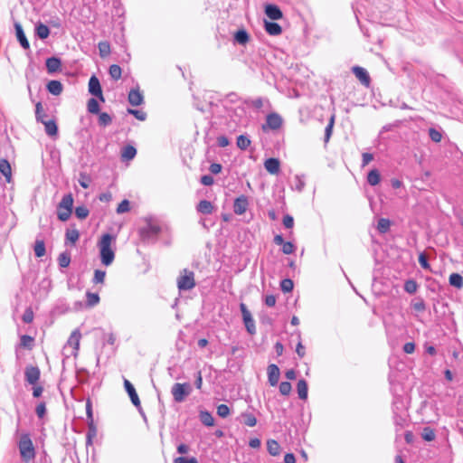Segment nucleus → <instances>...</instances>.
<instances>
[{
  "label": "nucleus",
  "instance_id": "1",
  "mask_svg": "<svg viewBox=\"0 0 463 463\" xmlns=\"http://www.w3.org/2000/svg\"><path fill=\"white\" fill-rule=\"evenodd\" d=\"M115 243L116 238L110 233L102 234L98 242L100 261L106 267L110 266L115 260Z\"/></svg>",
  "mask_w": 463,
  "mask_h": 463
},
{
  "label": "nucleus",
  "instance_id": "2",
  "mask_svg": "<svg viewBox=\"0 0 463 463\" xmlns=\"http://www.w3.org/2000/svg\"><path fill=\"white\" fill-rule=\"evenodd\" d=\"M17 446L24 462L28 463L35 458V448L29 433L25 432L20 435Z\"/></svg>",
  "mask_w": 463,
  "mask_h": 463
},
{
  "label": "nucleus",
  "instance_id": "3",
  "mask_svg": "<svg viewBox=\"0 0 463 463\" xmlns=\"http://www.w3.org/2000/svg\"><path fill=\"white\" fill-rule=\"evenodd\" d=\"M73 197L71 194L63 195L57 206V217L61 222H66L71 215L73 207Z\"/></svg>",
  "mask_w": 463,
  "mask_h": 463
},
{
  "label": "nucleus",
  "instance_id": "4",
  "mask_svg": "<svg viewBox=\"0 0 463 463\" xmlns=\"http://www.w3.org/2000/svg\"><path fill=\"white\" fill-rule=\"evenodd\" d=\"M176 282L180 291H187L194 288L195 287L194 271L187 269H182Z\"/></svg>",
  "mask_w": 463,
  "mask_h": 463
},
{
  "label": "nucleus",
  "instance_id": "5",
  "mask_svg": "<svg viewBox=\"0 0 463 463\" xmlns=\"http://www.w3.org/2000/svg\"><path fill=\"white\" fill-rule=\"evenodd\" d=\"M41 109H42V104L40 102H38L35 106L36 120L44 125V130L48 136H50V137L57 136L58 127H57L56 122L52 119V120L43 119V117L41 116V112H40Z\"/></svg>",
  "mask_w": 463,
  "mask_h": 463
},
{
  "label": "nucleus",
  "instance_id": "6",
  "mask_svg": "<svg viewBox=\"0 0 463 463\" xmlns=\"http://www.w3.org/2000/svg\"><path fill=\"white\" fill-rule=\"evenodd\" d=\"M192 392L191 385L188 383H175L172 386L171 393L175 402H182L184 401L185 397L188 396Z\"/></svg>",
  "mask_w": 463,
  "mask_h": 463
},
{
  "label": "nucleus",
  "instance_id": "7",
  "mask_svg": "<svg viewBox=\"0 0 463 463\" xmlns=\"http://www.w3.org/2000/svg\"><path fill=\"white\" fill-rule=\"evenodd\" d=\"M81 338V334L80 329H75L71 332L65 346L64 350L67 351L69 348H71L70 355L77 356L78 351L80 349V341Z\"/></svg>",
  "mask_w": 463,
  "mask_h": 463
},
{
  "label": "nucleus",
  "instance_id": "8",
  "mask_svg": "<svg viewBox=\"0 0 463 463\" xmlns=\"http://www.w3.org/2000/svg\"><path fill=\"white\" fill-rule=\"evenodd\" d=\"M282 125V118L277 113H270L266 118V122L262 126V129L267 131L268 129L277 130Z\"/></svg>",
  "mask_w": 463,
  "mask_h": 463
},
{
  "label": "nucleus",
  "instance_id": "9",
  "mask_svg": "<svg viewBox=\"0 0 463 463\" xmlns=\"http://www.w3.org/2000/svg\"><path fill=\"white\" fill-rule=\"evenodd\" d=\"M89 92L97 97L99 100L104 101L101 86L99 79L96 76H91L89 80Z\"/></svg>",
  "mask_w": 463,
  "mask_h": 463
},
{
  "label": "nucleus",
  "instance_id": "10",
  "mask_svg": "<svg viewBox=\"0 0 463 463\" xmlns=\"http://www.w3.org/2000/svg\"><path fill=\"white\" fill-rule=\"evenodd\" d=\"M124 386L126 389V392L129 395V398L132 402V403L137 407L139 411L141 410V404L140 400L138 398V395L133 386V384L127 379L124 381Z\"/></svg>",
  "mask_w": 463,
  "mask_h": 463
},
{
  "label": "nucleus",
  "instance_id": "11",
  "mask_svg": "<svg viewBox=\"0 0 463 463\" xmlns=\"http://www.w3.org/2000/svg\"><path fill=\"white\" fill-rule=\"evenodd\" d=\"M352 71L355 75V77L361 81V83L366 87L370 85V76L367 71L360 66H354L352 68Z\"/></svg>",
  "mask_w": 463,
  "mask_h": 463
},
{
  "label": "nucleus",
  "instance_id": "12",
  "mask_svg": "<svg viewBox=\"0 0 463 463\" xmlns=\"http://www.w3.org/2000/svg\"><path fill=\"white\" fill-rule=\"evenodd\" d=\"M280 376L279 368L278 365L272 364L268 366V381L271 386H276L279 383Z\"/></svg>",
  "mask_w": 463,
  "mask_h": 463
},
{
  "label": "nucleus",
  "instance_id": "13",
  "mask_svg": "<svg viewBox=\"0 0 463 463\" xmlns=\"http://www.w3.org/2000/svg\"><path fill=\"white\" fill-rule=\"evenodd\" d=\"M249 202L246 196L241 195L235 199L233 203V211L236 214H243L248 208Z\"/></svg>",
  "mask_w": 463,
  "mask_h": 463
},
{
  "label": "nucleus",
  "instance_id": "14",
  "mask_svg": "<svg viewBox=\"0 0 463 463\" xmlns=\"http://www.w3.org/2000/svg\"><path fill=\"white\" fill-rule=\"evenodd\" d=\"M24 376L28 383L35 384L40 378V370L34 366L26 367Z\"/></svg>",
  "mask_w": 463,
  "mask_h": 463
},
{
  "label": "nucleus",
  "instance_id": "15",
  "mask_svg": "<svg viewBox=\"0 0 463 463\" xmlns=\"http://www.w3.org/2000/svg\"><path fill=\"white\" fill-rule=\"evenodd\" d=\"M128 99L132 106H139L144 102V97L138 88L129 91Z\"/></svg>",
  "mask_w": 463,
  "mask_h": 463
},
{
  "label": "nucleus",
  "instance_id": "16",
  "mask_svg": "<svg viewBox=\"0 0 463 463\" xmlns=\"http://www.w3.org/2000/svg\"><path fill=\"white\" fill-rule=\"evenodd\" d=\"M160 232V227L157 224L148 222L146 227L141 230V234L145 238L156 237Z\"/></svg>",
  "mask_w": 463,
  "mask_h": 463
},
{
  "label": "nucleus",
  "instance_id": "17",
  "mask_svg": "<svg viewBox=\"0 0 463 463\" xmlns=\"http://www.w3.org/2000/svg\"><path fill=\"white\" fill-rule=\"evenodd\" d=\"M265 169L271 175H278L279 172L280 162L277 158H268L264 162Z\"/></svg>",
  "mask_w": 463,
  "mask_h": 463
},
{
  "label": "nucleus",
  "instance_id": "18",
  "mask_svg": "<svg viewBox=\"0 0 463 463\" xmlns=\"http://www.w3.org/2000/svg\"><path fill=\"white\" fill-rule=\"evenodd\" d=\"M265 14L271 20H279L283 15L281 10L275 5H266Z\"/></svg>",
  "mask_w": 463,
  "mask_h": 463
},
{
  "label": "nucleus",
  "instance_id": "19",
  "mask_svg": "<svg viewBox=\"0 0 463 463\" xmlns=\"http://www.w3.org/2000/svg\"><path fill=\"white\" fill-rule=\"evenodd\" d=\"M45 65L48 72L53 73L60 70L61 61L59 58L51 57L46 60Z\"/></svg>",
  "mask_w": 463,
  "mask_h": 463
},
{
  "label": "nucleus",
  "instance_id": "20",
  "mask_svg": "<svg viewBox=\"0 0 463 463\" xmlns=\"http://www.w3.org/2000/svg\"><path fill=\"white\" fill-rule=\"evenodd\" d=\"M14 28H15V32H16L17 40L19 41L21 46L24 49H29L30 44H29V42L27 41V39L25 37V34H24V30L22 28V25L20 24H14Z\"/></svg>",
  "mask_w": 463,
  "mask_h": 463
},
{
  "label": "nucleus",
  "instance_id": "21",
  "mask_svg": "<svg viewBox=\"0 0 463 463\" xmlns=\"http://www.w3.org/2000/svg\"><path fill=\"white\" fill-rule=\"evenodd\" d=\"M0 173L10 182L12 176V169L6 159H0Z\"/></svg>",
  "mask_w": 463,
  "mask_h": 463
},
{
  "label": "nucleus",
  "instance_id": "22",
  "mask_svg": "<svg viewBox=\"0 0 463 463\" xmlns=\"http://www.w3.org/2000/svg\"><path fill=\"white\" fill-rule=\"evenodd\" d=\"M197 211L203 214H211L213 210V206L211 202L207 200H202L196 207Z\"/></svg>",
  "mask_w": 463,
  "mask_h": 463
},
{
  "label": "nucleus",
  "instance_id": "23",
  "mask_svg": "<svg viewBox=\"0 0 463 463\" xmlns=\"http://www.w3.org/2000/svg\"><path fill=\"white\" fill-rule=\"evenodd\" d=\"M47 90L52 95L58 96L62 91V84L59 80H51L47 84Z\"/></svg>",
  "mask_w": 463,
  "mask_h": 463
},
{
  "label": "nucleus",
  "instance_id": "24",
  "mask_svg": "<svg viewBox=\"0 0 463 463\" xmlns=\"http://www.w3.org/2000/svg\"><path fill=\"white\" fill-rule=\"evenodd\" d=\"M267 450L271 456H278L280 454V445L275 439H269L267 441Z\"/></svg>",
  "mask_w": 463,
  "mask_h": 463
},
{
  "label": "nucleus",
  "instance_id": "25",
  "mask_svg": "<svg viewBox=\"0 0 463 463\" xmlns=\"http://www.w3.org/2000/svg\"><path fill=\"white\" fill-rule=\"evenodd\" d=\"M265 30L270 35H279L281 33V26L274 22H265Z\"/></svg>",
  "mask_w": 463,
  "mask_h": 463
},
{
  "label": "nucleus",
  "instance_id": "26",
  "mask_svg": "<svg viewBox=\"0 0 463 463\" xmlns=\"http://www.w3.org/2000/svg\"><path fill=\"white\" fill-rule=\"evenodd\" d=\"M137 154V149L133 146H126L121 150L122 160H132Z\"/></svg>",
  "mask_w": 463,
  "mask_h": 463
},
{
  "label": "nucleus",
  "instance_id": "27",
  "mask_svg": "<svg viewBox=\"0 0 463 463\" xmlns=\"http://www.w3.org/2000/svg\"><path fill=\"white\" fill-rule=\"evenodd\" d=\"M199 418L201 422L207 427H212L214 425V419L213 415L207 411H200Z\"/></svg>",
  "mask_w": 463,
  "mask_h": 463
},
{
  "label": "nucleus",
  "instance_id": "28",
  "mask_svg": "<svg viewBox=\"0 0 463 463\" xmlns=\"http://www.w3.org/2000/svg\"><path fill=\"white\" fill-rule=\"evenodd\" d=\"M297 390L299 399L306 400L307 398V383L305 380L298 382Z\"/></svg>",
  "mask_w": 463,
  "mask_h": 463
},
{
  "label": "nucleus",
  "instance_id": "29",
  "mask_svg": "<svg viewBox=\"0 0 463 463\" xmlns=\"http://www.w3.org/2000/svg\"><path fill=\"white\" fill-rule=\"evenodd\" d=\"M234 41L241 45H244L249 41V34L244 29L237 31L234 34Z\"/></svg>",
  "mask_w": 463,
  "mask_h": 463
},
{
  "label": "nucleus",
  "instance_id": "30",
  "mask_svg": "<svg viewBox=\"0 0 463 463\" xmlns=\"http://www.w3.org/2000/svg\"><path fill=\"white\" fill-rule=\"evenodd\" d=\"M80 238V232L76 229H69L66 231L65 239L67 242L75 244Z\"/></svg>",
  "mask_w": 463,
  "mask_h": 463
},
{
  "label": "nucleus",
  "instance_id": "31",
  "mask_svg": "<svg viewBox=\"0 0 463 463\" xmlns=\"http://www.w3.org/2000/svg\"><path fill=\"white\" fill-rule=\"evenodd\" d=\"M449 284L457 288L463 287V278L458 273H452L449 279Z\"/></svg>",
  "mask_w": 463,
  "mask_h": 463
},
{
  "label": "nucleus",
  "instance_id": "32",
  "mask_svg": "<svg viewBox=\"0 0 463 463\" xmlns=\"http://www.w3.org/2000/svg\"><path fill=\"white\" fill-rule=\"evenodd\" d=\"M380 181H381V175H380V173L378 172V170L373 169L368 173L367 182L369 183V184L374 186V185L378 184L380 183Z\"/></svg>",
  "mask_w": 463,
  "mask_h": 463
},
{
  "label": "nucleus",
  "instance_id": "33",
  "mask_svg": "<svg viewBox=\"0 0 463 463\" xmlns=\"http://www.w3.org/2000/svg\"><path fill=\"white\" fill-rule=\"evenodd\" d=\"M241 417L243 419V423L249 427H254L257 424L256 417L250 412H242Z\"/></svg>",
  "mask_w": 463,
  "mask_h": 463
},
{
  "label": "nucleus",
  "instance_id": "34",
  "mask_svg": "<svg viewBox=\"0 0 463 463\" xmlns=\"http://www.w3.org/2000/svg\"><path fill=\"white\" fill-rule=\"evenodd\" d=\"M35 32L40 39H46L50 34V30L47 25L39 24L36 25Z\"/></svg>",
  "mask_w": 463,
  "mask_h": 463
},
{
  "label": "nucleus",
  "instance_id": "35",
  "mask_svg": "<svg viewBox=\"0 0 463 463\" xmlns=\"http://www.w3.org/2000/svg\"><path fill=\"white\" fill-rule=\"evenodd\" d=\"M86 413L89 420L90 429H93V435H96V428L93 423L92 406L90 400L86 402Z\"/></svg>",
  "mask_w": 463,
  "mask_h": 463
},
{
  "label": "nucleus",
  "instance_id": "36",
  "mask_svg": "<svg viewBox=\"0 0 463 463\" xmlns=\"http://www.w3.org/2000/svg\"><path fill=\"white\" fill-rule=\"evenodd\" d=\"M34 254L36 257L41 258L45 255V244L42 240H37L34 244Z\"/></svg>",
  "mask_w": 463,
  "mask_h": 463
},
{
  "label": "nucleus",
  "instance_id": "37",
  "mask_svg": "<svg viewBox=\"0 0 463 463\" xmlns=\"http://www.w3.org/2000/svg\"><path fill=\"white\" fill-rule=\"evenodd\" d=\"M391 222L389 219L381 218L377 223V230L380 233H386L390 230Z\"/></svg>",
  "mask_w": 463,
  "mask_h": 463
},
{
  "label": "nucleus",
  "instance_id": "38",
  "mask_svg": "<svg viewBox=\"0 0 463 463\" xmlns=\"http://www.w3.org/2000/svg\"><path fill=\"white\" fill-rule=\"evenodd\" d=\"M71 263V254L67 251L62 252L58 257V264L61 268H67Z\"/></svg>",
  "mask_w": 463,
  "mask_h": 463
},
{
  "label": "nucleus",
  "instance_id": "39",
  "mask_svg": "<svg viewBox=\"0 0 463 463\" xmlns=\"http://www.w3.org/2000/svg\"><path fill=\"white\" fill-rule=\"evenodd\" d=\"M250 139L244 135H240L237 137V146L241 150H246L250 145Z\"/></svg>",
  "mask_w": 463,
  "mask_h": 463
},
{
  "label": "nucleus",
  "instance_id": "40",
  "mask_svg": "<svg viewBox=\"0 0 463 463\" xmlns=\"http://www.w3.org/2000/svg\"><path fill=\"white\" fill-rule=\"evenodd\" d=\"M109 73L113 80H118L121 78L122 70L118 65L113 64L109 67Z\"/></svg>",
  "mask_w": 463,
  "mask_h": 463
},
{
  "label": "nucleus",
  "instance_id": "41",
  "mask_svg": "<svg viewBox=\"0 0 463 463\" xmlns=\"http://www.w3.org/2000/svg\"><path fill=\"white\" fill-rule=\"evenodd\" d=\"M74 213L78 219L84 220L89 216L90 211L86 206L80 205L75 208Z\"/></svg>",
  "mask_w": 463,
  "mask_h": 463
},
{
  "label": "nucleus",
  "instance_id": "42",
  "mask_svg": "<svg viewBox=\"0 0 463 463\" xmlns=\"http://www.w3.org/2000/svg\"><path fill=\"white\" fill-rule=\"evenodd\" d=\"M335 124V116H331L329 122L325 129V142L327 143L332 136L333 128Z\"/></svg>",
  "mask_w": 463,
  "mask_h": 463
},
{
  "label": "nucleus",
  "instance_id": "43",
  "mask_svg": "<svg viewBox=\"0 0 463 463\" xmlns=\"http://www.w3.org/2000/svg\"><path fill=\"white\" fill-rule=\"evenodd\" d=\"M99 124L102 127H107L112 122V118L107 112L99 113Z\"/></svg>",
  "mask_w": 463,
  "mask_h": 463
},
{
  "label": "nucleus",
  "instance_id": "44",
  "mask_svg": "<svg viewBox=\"0 0 463 463\" xmlns=\"http://www.w3.org/2000/svg\"><path fill=\"white\" fill-rule=\"evenodd\" d=\"M418 284L413 279H408L404 283V290L409 294H413L417 291Z\"/></svg>",
  "mask_w": 463,
  "mask_h": 463
},
{
  "label": "nucleus",
  "instance_id": "45",
  "mask_svg": "<svg viewBox=\"0 0 463 463\" xmlns=\"http://www.w3.org/2000/svg\"><path fill=\"white\" fill-rule=\"evenodd\" d=\"M412 308L417 312H423L426 309L425 302L422 298H416L411 302Z\"/></svg>",
  "mask_w": 463,
  "mask_h": 463
},
{
  "label": "nucleus",
  "instance_id": "46",
  "mask_svg": "<svg viewBox=\"0 0 463 463\" xmlns=\"http://www.w3.org/2000/svg\"><path fill=\"white\" fill-rule=\"evenodd\" d=\"M429 136H430V138L435 143H439L442 139L441 131L438 130L436 128H433L429 129Z\"/></svg>",
  "mask_w": 463,
  "mask_h": 463
},
{
  "label": "nucleus",
  "instance_id": "47",
  "mask_svg": "<svg viewBox=\"0 0 463 463\" xmlns=\"http://www.w3.org/2000/svg\"><path fill=\"white\" fill-rule=\"evenodd\" d=\"M421 437L426 441H432L435 439L436 435L432 429L426 427L422 430Z\"/></svg>",
  "mask_w": 463,
  "mask_h": 463
},
{
  "label": "nucleus",
  "instance_id": "48",
  "mask_svg": "<svg viewBox=\"0 0 463 463\" xmlns=\"http://www.w3.org/2000/svg\"><path fill=\"white\" fill-rule=\"evenodd\" d=\"M243 323L249 334L254 335L256 333L255 322L252 316L249 318H246V320H243Z\"/></svg>",
  "mask_w": 463,
  "mask_h": 463
},
{
  "label": "nucleus",
  "instance_id": "49",
  "mask_svg": "<svg viewBox=\"0 0 463 463\" xmlns=\"http://www.w3.org/2000/svg\"><path fill=\"white\" fill-rule=\"evenodd\" d=\"M294 284L290 279H284L280 282L281 290L285 293L291 292L293 289Z\"/></svg>",
  "mask_w": 463,
  "mask_h": 463
},
{
  "label": "nucleus",
  "instance_id": "50",
  "mask_svg": "<svg viewBox=\"0 0 463 463\" xmlns=\"http://www.w3.org/2000/svg\"><path fill=\"white\" fill-rule=\"evenodd\" d=\"M87 304L90 307H94L99 302V297L97 293L87 292Z\"/></svg>",
  "mask_w": 463,
  "mask_h": 463
},
{
  "label": "nucleus",
  "instance_id": "51",
  "mask_svg": "<svg viewBox=\"0 0 463 463\" xmlns=\"http://www.w3.org/2000/svg\"><path fill=\"white\" fill-rule=\"evenodd\" d=\"M106 277V271L101 269H95L92 282L95 284L103 283Z\"/></svg>",
  "mask_w": 463,
  "mask_h": 463
},
{
  "label": "nucleus",
  "instance_id": "52",
  "mask_svg": "<svg viewBox=\"0 0 463 463\" xmlns=\"http://www.w3.org/2000/svg\"><path fill=\"white\" fill-rule=\"evenodd\" d=\"M88 111L92 114H99V106L98 101L95 99H90L88 101Z\"/></svg>",
  "mask_w": 463,
  "mask_h": 463
},
{
  "label": "nucleus",
  "instance_id": "53",
  "mask_svg": "<svg viewBox=\"0 0 463 463\" xmlns=\"http://www.w3.org/2000/svg\"><path fill=\"white\" fill-rule=\"evenodd\" d=\"M33 317H34L33 311L32 307H29L24 310V313L22 317V320H23V322H24L26 324H30L33 322Z\"/></svg>",
  "mask_w": 463,
  "mask_h": 463
},
{
  "label": "nucleus",
  "instance_id": "54",
  "mask_svg": "<svg viewBox=\"0 0 463 463\" xmlns=\"http://www.w3.org/2000/svg\"><path fill=\"white\" fill-rule=\"evenodd\" d=\"M99 51L101 57H106L110 52V46L107 42H100L99 43Z\"/></svg>",
  "mask_w": 463,
  "mask_h": 463
},
{
  "label": "nucleus",
  "instance_id": "55",
  "mask_svg": "<svg viewBox=\"0 0 463 463\" xmlns=\"http://www.w3.org/2000/svg\"><path fill=\"white\" fill-rule=\"evenodd\" d=\"M130 210L129 201L125 199L123 200L117 208V213L121 214L128 212Z\"/></svg>",
  "mask_w": 463,
  "mask_h": 463
},
{
  "label": "nucleus",
  "instance_id": "56",
  "mask_svg": "<svg viewBox=\"0 0 463 463\" xmlns=\"http://www.w3.org/2000/svg\"><path fill=\"white\" fill-rule=\"evenodd\" d=\"M128 112L133 115L138 120L144 121L146 118V113L143 110L128 109Z\"/></svg>",
  "mask_w": 463,
  "mask_h": 463
},
{
  "label": "nucleus",
  "instance_id": "57",
  "mask_svg": "<svg viewBox=\"0 0 463 463\" xmlns=\"http://www.w3.org/2000/svg\"><path fill=\"white\" fill-rule=\"evenodd\" d=\"M291 384L288 382H282L279 384V392L282 395H288L291 392Z\"/></svg>",
  "mask_w": 463,
  "mask_h": 463
},
{
  "label": "nucleus",
  "instance_id": "58",
  "mask_svg": "<svg viewBox=\"0 0 463 463\" xmlns=\"http://www.w3.org/2000/svg\"><path fill=\"white\" fill-rule=\"evenodd\" d=\"M217 414L221 418H226L230 414V409L226 404H220L217 407Z\"/></svg>",
  "mask_w": 463,
  "mask_h": 463
},
{
  "label": "nucleus",
  "instance_id": "59",
  "mask_svg": "<svg viewBox=\"0 0 463 463\" xmlns=\"http://www.w3.org/2000/svg\"><path fill=\"white\" fill-rule=\"evenodd\" d=\"M296 250L295 245L292 242L287 241L282 245V251L284 254H292Z\"/></svg>",
  "mask_w": 463,
  "mask_h": 463
},
{
  "label": "nucleus",
  "instance_id": "60",
  "mask_svg": "<svg viewBox=\"0 0 463 463\" xmlns=\"http://www.w3.org/2000/svg\"><path fill=\"white\" fill-rule=\"evenodd\" d=\"M35 412L39 418H43L46 413V405L45 402H40L35 409Z\"/></svg>",
  "mask_w": 463,
  "mask_h": 463
},
{
  "label": "nucleus",
  "instance_id": "61",
  "mask_svg": "<svg viewBox=\"0 0 463 463\" xmlns=\"http://www.w3.org/2000/svg\"><path fill=\"white\" fill-rule=\"evenodd\" d=\"M33 342V338L30 335H24L21 336V345L24 347L31 348Z\"/></svg>",
  "mask_w": 463,
  "mask_h": 463
},
{
  "label": "nucleus",
  "instance_id": "62",
  "mask_svg": "<svg viewBox=\"0 0 463 463\" xmlns=\"http://www.w3.org/2000/svg\"><path fill=\"white\" fill-rule=\"evenodd\" d=\"M90 177L86 174L81 173L80 175L79 184L81 187L88 188L90 185Z\"/></svg>",
  "mask_w": 463,
  "mask_h": 463
},
{
  "label": "nucleus",
  "instance_id": "63",
  "mask_svg": "<svg viewBox=\"0 0 463 463\" xmlns=\"http://www.w3.org/2000/svg\"><path fill=\"white\" fill-rule=\"evenodd\" d=\"M174 463H198L197 459L195 458H184V457H179L174 459Z\"/></svg>",
  "mask_w": 463,
  "mask_h": 463
},
{
  "label": "nucleus",
  "instance_id": "64",
  "mask_svg": "<svg viewBox=\"0 0 463 463\" xmlns=\"http://www.w3.org/2000/svg\"><path fill=\"white\" fill-rule=\"evenodd\" d=\"M295 187L298 192H301L305 187V182L299 175L295 176Z\"/></svg>",
  "mask_w": 463,
  "mask_h": 463
}]
</instances>
